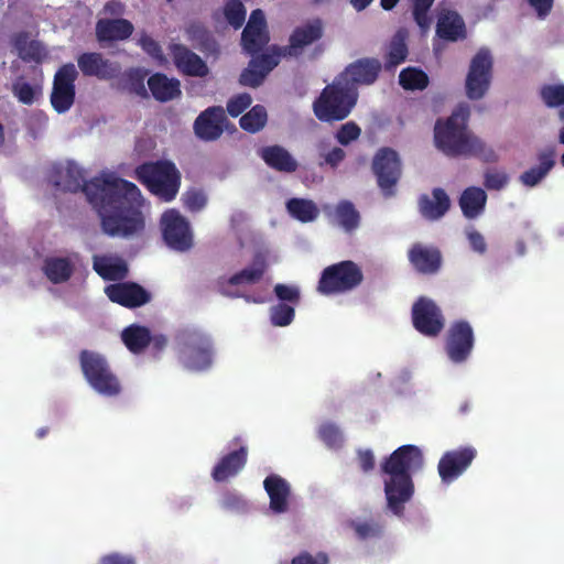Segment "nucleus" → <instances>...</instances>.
I'll list each match as a JSON object with an SVG mask.
<instances>
[{"mask_svg":"<svg viewBox=\"0 0 564 564\" xmlns=\"http://www.w3.org/2000/svg\"><path fill=\"white\" fill-rule=\"evenodd\" d=\"M50 182L63 192L82 191L98 213L105 234L110 237H130L144 228L141 213L142 195L139 187L113 173H102L85 181L84 171L75 163L53 167Z\"/></svg>","mask_w":564,"mask_h":564,"instance_id":"f257e3e1","label":"nucleus"},{"mask_svg":"<svg viewBox=\"0 0 564 564\" xmlns=\"http://www.w3.org/2000/svg\"><path fill=\"white\" fill-rule=\"evenodd\" d=\"M469 107L459 106L446 119H438L434 127L436 148L449 158H477L486 163H495L498 155L479 137L468 130Z\"/></svg>","mask_w":564,"mask_h":564,"instance_id":"f03ea898","label":"nucleus"},{"mask_svg":"<svg viewBox=\"0 0 564 564\" xmlns=\"http://www.w3.org/2000/svg\"><path fill=\"white\" fill-rule=\"evenodd\" d=\"M423 465V455L415 445H402L383 459L380 471L388 476L384 495L388 509L397 517H403L405 503L414 495L412 473Z\"/></svg>","mask_w":564,"mask_h":564,"instance_id":"7ed1b4c3","label":"nucleus"},{"mask_svg":"<svg viewBox=\"0 0 564 564\" xmlns=\"http://www.w3.org/2000/svg\"><path fill=\"white\" fill-rule=\"evenodd\" d=\"M135 178L162 202H172L181 187V172L170 160L149 161L134 170Z\"/></svg>","mask_w":564,"mask_h":564,"instance_id":"20e7f679","label":"nucleus"},{"mask_svg":"<svg viewBox=\"0 0 564 564\" xmlns=\"http://www.w3.org/2000/svg\"><path fill=\"white\" fill-rule=\"evenodd\" d=\"M357 100L358 91L335 77L314 100L313 112L322 122L341 121L350 115Z\"/></svg>","mask_w":564,"mask_h":564,"instance_id":"39448f33","label":"nucleus"},{"mask_svg":"<svg viewBox=\"0 0 564 564\" xmlns=\"http://www.w3.org/2000/svg\"><path fill=\"white\" fill-rule=\"evenodd\" d=\"M79 365L88 384L100 395L116 398L122 392L119 377L112 371L107 358L100 352L83 349Z\"/></svg>","mask_w":564,"mask_h":564,"instance_id":"423d86ee","label":"nucleus"},{"mask_svg":"<svg viewBox=\"0 0 564 564\" xmlns=\"http://www.w3.org/2000/svg\"><path fill=\"white\" fill-rule=\"evenodd\" d=\"M362 281L360 267L351 260H344L322 271L316 291L326 296L341 294L355 290Z\"/></svg>","mask_w":564,"mask_h":564,"instance_id":"0eeeda50","label":"nucleus"},{"mask_svg":"<svg viewBox=\"0 0 564 564\" xmlns=\"http://www.w3.org/2000/svg\"><path fill=\"white\" fill-rule=\"evenodd\" d=\"M180 359L184 367L200 371L213 364V344L210 338L197 329H183L178 336Z\"/></svg>","mask_w":564,"mask_h":564,"instance_id":"6e6552de","label":"nucleus"},{"mask_svg":"<svg viewBox=\"0 0 564 564\" xmlns=\"http://www.w3.org/2000/svg\"><path fill=\"white\" fill-rule=\"evenodd\" d=\"M494 58L488 48L481 47L473 56L465 79L466 96L470 100L481 99L490 88Z\"/></svg>","mask_w":564,"mask_h":564,"instance_id":"1a4fd4ad","label":"nucleus"},{"mask_svg":"<svg viewBox=\"0 0 564 564\" xmlns=\"http://www.w3.org/2000/svg\"><path fill=\"white\" fill-rule=\"evenodd\" d=\"M371 170L382 194L386 197L393 196L402 175V164L398 152L388 147L380 148L372 159Z\"/></svg>","mask_w":564,"mask_h":564,"instance_id":"9d476101","label":"nucleus"},{"mask_svg":"<svg viewBox=\"0 0 564 564\" xmlns=\"http://www.w3.org/2000/svg\"><path fill=\"white\" fill-rule=\"evenodd\" d=\"M325 34V23L321 18L308 19L296 25L290 36L288 44L275 47L279 57H300L311 46L317 44Z\"/></svg>","mask_w":564,"mask_h":564,"instance_id":"9b49d317","label":"nucleus"},{"mask_svg":"<svg viewBox=\"0 0 564 564\" xmlns=\"http://www.w3.org/2000/svg\"><path fill=\"white\" fill-rule=\"evenodd\" d=\"M78 72L73 63L63 64L55 73L51 91V105L58 113L68 111L75 101Z\"/></svg>","mask_w":564,"mask_h":564,"instance_id":"f8f14e48","label":"nucleus"},{"mask_svg":"<svg viewBox=\"0 0 564 564\" xmlns=\"http://www.w3.org/2000/svg\"><path fill=\"white\" fill-rule=\"evenodd\" d=\"M412 323L420 334L436 337L443 330L445 319L436 303L422 296L412 306Z\"/></svg>","mask_w":564,"mask_h":564,"instance_id":"ddd939ff","label":"nucleus"},{"mask_svg":"<svg viewBox=\"0 0 564 564\" xmlns=\"http://www.w3.org/2000/svg\"><path fill=\"white\" fill-rule=\"evenodd\" d=\"M268 269L267 258L263 253L254 254L251 265L232 274L230 278H219L216 282L217 291L224 296L236 299L241 294L238 291L230 290V286L242 284H256L260 282Z\"/></svg>","mask_w":564,"mask_h":564,"instance_id":"4468645a","label":"nucleus"},{"mask_svg":"<svg viewBox=\"0 0 564 564\" xmlns=\"http://www.w3.org/2000/svg\"><path fill=\"white\" fill-rule=\"evenodd\" d=\"M382 69V64L375 57H362L348 64L336 77L350 89L358 91L359 86L376 83Z\"/></svg>","mask_w":564,"mask_h":564,"instance_id":"2eb2a0df","label":"nucleus"},{"mask_svg":"<svg viewBox=\"0 0 564 564\" xmlns=\"http://www.w3.org/2000/svg\"><path fill=\"white\" fill-rule=\"evenodd\" d=\"M163 239L177 251H186L193 245L188 221L175 209L166 210L161 217Z\"/></svg>","mask_w":564,"mask_h":564,"instance_id":"dca6fc26","label":"nucleus"},{"mask_svg":"<svg viewBox=\"0 0 564 564\" xmlns=\"http://www.w3.org/2000/svg\"><path fill=\"white\" fill-rule=\"evenodd\" d=\"M474 343L475 336L470 324L464 319L456 321L447 332L445 350L453 362L460 364L468 359Z\"/></svg>","mask_w":564,"mask_h":564,"instance_id":"f3484780","label":"nucleus"},{"mask_svg":"<svg viewBox=\"0 0 564 564\" xmlns=\"http://www.w3.org/2000/svg\"><path fill=\"white\" fill-rule=\"evenodd\" d=\"M477 456L473 446H464L447 451L441 457L437 471L444 484H451L457 479L471 465Z\"/></svg>","mask_w":564,"mask_h":564,"instance_id":"a211bd4d","label":"nucleus"},{"mask_svg":"<svg viewBox=\"0 0 564 564\" xmlns=\"http://www.w3.org/2000/svg\"><path fill=\"white\" fill-rule=\"evenodd\" d=\"M77 66L85 77L112 80L121 73L119 63L106 58L100 52H83L76 57Z\"/></svg>","mask_w":564,"mask_h":564,"instance_id":"6ab92c4d","label":"nucleus"},{"mask_svg":"<svg viewBox=\"0 0 564 564\" xmlns=\"http://www.w3.org/2000/svg\"><path fill=\"white\" fill-rule=\"evenodd\" d=\"M270 36L267 30V21L261 9L251 12L247 25L241 34L243 50L250 55L258 53L269 43Z\"/></svg>","mask_w":564,"mask_h":564,"instance_id":"aec40b11","label":"nucleus"},{"mask_svg":"<svg viewBox=\"0 0 564 564\" xmlns=\"http://www.w3.org/2000/svg\"><path fill=\"white\" fill-rule=\"evenodd\" d=\"M105 293L108 299L127 308H137L148 304L152 295L135 282H121L107 285Z\"/></svg>","mask_w":564,"mask_h":564,"instance_id":"412c9836","label":"nucleus"},{"mask_svg":"<svg viewBox=\"0 0 564 564\" xmlns=\"http://www.w3.org/2000/svg\"><path fill=\"white\" fill-rule=\"evenodd\" d=\"M169 52L176 69L188 77H206L209 74L207 63L194 51L181 43L169 45Z\"/></svg>","mask_w":564,"mask_h":564,"instance_id":"4be33fe9","label":"nucleus"},{"mask_svg":"<svg viewBox=\"0 0 564 564\" xmlns=\"http://www.w3.org/2000/svg\"><path fill=\"white\" fill-rule=\"evenodd\" d=\"M228 122L221 106H212L202 111L194 121V132L200 140L215 141L219 139Z\"/></svg>","mask_w":564,"mask_h":564,"instance_id":"5701e85b","label":"nucleus"},{"mask_svg":"<svg viewBox=\"0 0 564 564\" xmlns=\"http://www.w3.org/2000/svg\"><path fill=\"white\" fill-rule=\"evenodd\" d=\"M279 54L274 53H262L259 55H252L248 67H246L239 77V84L241 86L257 88L259 87L267 75L279 64Z\"/></svg>","mask_w":564,"mask_h":564,"instance_id":"b1692460","label":"nucleus"},{"mask_svg":"<svg viewBox=\"0 0 564 564\" xmlns=\"http://www.w3.org/2000/svg\"><path fill=\"white\" fill-rule=\"evenodd\" d=\"M10 43L19 58L24 63L42 65L50 59L47 47L39 40L31 39L26 31H19L11 35Z\"/></svg>","mask_w":564,"mask_h":564,"instance_id":"393cba45","label":"nucleus"},{"mask_svg":"<svg viewBox=\"0 0 564 564\" xmlns=\"http://www.w3.org/2000/svg\"><path fill=\"white\" fill-rule=\"evenodd\" d=\"M408 259L416 272L426 275L437 273L443 262L438 248L419 242L409 249Z\"/></svg>","mask_w":564,"mask_h":564,"instance_id":"a878e982","label":"nucleus"},{"mask_svg":"<svg viewBox=\"0 0 564 564\" xmlns=\"http://www.w3.org/2000/svg\"><path fill=\"white\" fill-rule=\"evenodd\" d=\"M133 31V24L123 18L99 19L95 26L96 39L99 43H112L128 40Z\"/></svg>","mask_w":564,"mask_h":564,"instance_id":"bb28decb","label":"nucleus"},{"mask_svg":"<svg viewBox=\"0 0 564 564\" xmlns=\"http://www.w3.org/2000/svg\"><path fill=\"white\" fill-rule=\"evenodd\" d=\"M248 460V447L240 446L224 455L212 470V477L217 482L237 476L246 466Z\"/></svg>","mask_w":564,"mask_h":564,"instance_id":"cd10ccee","label":"nucleus"},{"mask_svg":"<svg viewBox=\"0 0 564 564\" xmlns=\"http://www.w3.org/2000/svg\"><path fill=\"white\" fill-rule=\"evenodd\" d=\"M263 487L270 498V509L278 514L286 512L291 496L290 484L280 475L271 474L263 480Z\"/></svg>","mask_w":564,"mask_h":564,"instance_id":"c85d7f7f","label":"nucleus"},{"mask_svg":"<svg viewBox=\"0 0 564 564\" xmlns=\"http://www.w3.org/2000/svg\"><path fill=\"white\" fill-rule=\"evenodd\" d=\"M185 35L192 45L206 56L217 58L220 47L212 32L202 23L193 21L185 26Z\"/></svg>","mask_w":564,"mask_h":564,"instance_id":"c756f323","label":"nucleus"},{"mask_svg":"<svg viewBox=\"0 0 564 564\" xmlns=\"http://www.w3.org/2000/svg\"><path fill=\"white\" fill-rule=\"evenodd\" d=\"M451 208V199L447 193L436 187L432 191V197L423 194L419 198V212L424 219L434 221L441 219Z\"/></svg>","mask_w":564,"mask_h":564,"instance_id":"7c9ffc66","label":"nucleus"},{"mask_svg":"<svg viewBox=\"0 0 564 564\" xmlns=\"http://www.w3.org/2000/svg\"><path fill=\"white\" fill-rule=\"evenodd\" d=\"M152 97L160 102H167L182 96L181 82L163 73H154L148 79Z\"/></svg>","mask_w":564,"mask_h":564,"instance_id":"2f4dec72","label":"nucleus"},{"mask_svg":"<svg viewBox=\"0 0 564 564\" xmlns=\"http://www.w3.org/2000/svg\"><path fill=\"white\" fill-rule=\"evenodd\" d=\"M259 156L274 171L294 173L299 163L293 155L282 145H268L259 151Z\"/></svg>","mask_w":564,"mask_h":564,"instance_id":"473e14b6","label":"nucleus"},{"mask_svg":"<svg viewBox=\"0 0 564 564\" xmlns=\"http://www.w3.org/2000/svg\"><path fill=\"white\" fill-rule=\"evenodd\" d=\"M436 34L442 40L457 42L467 35L463 18L453 10H445L438 15Z\"/></svg>","mask_w":564,"mask_h":564,"instance_id":"72a5a7b5","label":"nucleus"},{"mask_svg":"<svg viewBox=\"0 0 564 564\" xmlns=\"http://www.w3.org/2000/svg\"><path fill=\"white\" fill-rule=\"evenodd\" d=\"M556 151L554 147H546L539 151L536 159L539 165L532 166L520 175V182L528 186H536L554 167Z\"/></svg>","mask_w":564,"mask_h":564,"instance_id":"f704fd0d","label":"nucleus"},{"mask_svg":"<svg viewBox=\"0 0 564 564\" xmlns=\"http://www.w3.org/2000/svg\"><path fill=\"white\" fill-rule=\"evenodd\" d=\"M409 37V32L406 29H399L393 36L391 37L388 47L387 54L384 56V69L388 72H392L406 61L409 55V48L406 44V40Z\"/></svg>","mask_w":564,"mask_h":564,"instance_id":"c9c22d12","label":"nucleus"},{"mask_svg":"<svg viewBox=\"0 0 564 564\" xmlns=\"http://www.w3.org/2000/svg\"><path fill=\"white\" fill-rule=\"evenodd\" d=\"M93 269L106 281H120L128 274L127 263L119 257L94 256Z\"/></svg>","mask_w":564,"mask_h":564,"instance_id":"e433bc0d","label":"nucleus"},{"mask_svg":"<svg viewBox=\"0 0 564 564\" xmlns=\"http://www.w3.org/2000/svg\"><path fill=\"white\" fill-rule=\"evenodd\" d=\"M458 203L463 215L467 219H475L485 210L487 194L480 187L470 186L463 191Z\"/></svg>","mask_w":564,"mask_h":564,"instance_id":"4c0bfd02","label":"nucleus"},{"mask_svg":"<svg viewBox=\"0 0 564 564\" xmlns=\"http://www.w3.org/2000/svg\"><path fill=\"white\" fill-rule=\"evenodd\" d=\"M46 278L54 284L68 281L74 272V265L68 258H46L43 265Z\"/></svg>","mask_w":564,"mask_h":564,"instance_id":"58836bf2","label":"nucleus"},{"mask_svg":"<svg viewBox=\"0 0 564 564\" xmlns=\"http://www.w3.org/2000/svg\"><path fill=\"white\" fill-rule=\"evenodd\" d=\"M121 339L131 352L140 354L149 346L151 333L145 326L132 324L122 330Z\"/></svg>","mask_w":564,"mask_h":564,"instance_id":"ea45409f","label":"nucleus"},{"mask_svg":"<svg viewBox=\"0 0 564 564\" xmlns=\"http://www.w3.org/2000/svg\"><path fill=\"white\" fill-rule=\"evenodd\" d=\"M347 527L355 532L360 541L381 539L384 533V523L378 519L349 520Z\"/></svg>","mask_w":564,"mask_h":564,"instance_id":"a19ab883","label":"nucleus"},{"mask_svg":"<svg viewBox=\"0 0 564 564\" xmlns=\"http://www.w3.org/2000/svg\"><path fill=\"white\" fill-rule=\"evenodd\" d=\"M286 209L294 219L301 223L314 221L319 215V209L316 204L305 198H290L286 202Z\"/></svg>","mask_w":564,"mask_h":564,"instance_id":"79ce46f5","label":"nucleus"},{"mask_svg":"<svg viewBox=\"0 0 564 564\" xmlns=\"http://www.w3.org/2000/svg\"><path fill=\"white\" fill-rule=\"evenodd\" d=\"M399 84L404 90H424L430 84V78L423 69L409 66L400 72Z\"/></svg>","mask_w":564,"mask_h":564,"instance_id":"37998d69","label":"nucleus"},{"mask_svg":"<svg viewBox=\"0 0 564 564\" xmlns=\"http://www.w3.org/2000/svg\"><path fill=\"white\" fill-rule=\"evenodd\" d=\"M335 217L338 225L348 232L355 230L360 223V215L349 200H341L337 204Z\"/></svg>","mask_w":564,"mask_h":564,"instance_id":"c03bdc74","label":"nucleus"},{"mask_svg":"<svg viewBox=\"0 0 564 564\" xmlns=\"http://www.w3.org/2000/svg\"><path fill=\"white\" fill-rule=\"evenodd\" d=\"M267 110L261 105L253 106L247 113L242 115L239 124L242 130L256 133L260 131L267 123Z\"/></svg>","mask_w":564,"mask_h":564,"instance_id":"a18cd8bd","label":"nucleus"},{"mask_svg":"<svg viewBox=\"0 0 564 564\" xmlns=\"http://www.w3.org/2000/svg\"><path fill=\"white\" fill-rule=\"evenodd\" d=\"M434 1L435 0H411L413 20L423 32L427 31L431 26L432 19L429 13Z\"/></svg>","mask_w":564,"mask_h":564,"instance_id":"49530a36","label":"nucleus"},{"mask_svg":"<svg viewBox=\"0 0 564 564\" xmlns=\"http://www.w3.org/2000/svg\"><path fill=\"white\" fill-rule=\"evenodd\" d=\"M220 507L229 512L243 513L249 509L248 500L236 490H226L220 498Z\"/></svg>","mask_w":564,"mask_h":564,"instance_id":"de8ad7c7","label":"nucleus"},{"mask_svg":"<svg viewBox=\"0 0 564 564\" xmlns=\"http://www.w3.org/2000/svg\"><path fill=\"white\" fill-rule=\"evenodd\" d=\"M12 93L17 99L23 105H32L41 95V89L21 79L12 85Z\"/></svg>","mask_w":564,"mask_h":564,"instance_id":"09e8293b","label":"nucleus"},{"mask_svg":"<svg viewBox=\"0 0 564 564\" xmlns=\"http://www.w3.org/2000/svg\"><path fill=\"white\" fill-rule=\"evenodd\" d=\"M295 317L294 305L279 303L270 308V319L272 325L284 327L290 325Z\"/></svg>","mask_w":564,"mask_h":564,"instance_id":"8fccbe9b","label":"nucleus"},{"mask_svg":"<svg viewBox=\"0 0 564 564\" xmlns=\"http://www.w3.org/2000/svg\"><path fill=\"white\" fill-rule=\"evenodd\" d=\"M540 97L549 108L564 106V85H544L540 89Z\"/></svg>","mask_w":564,"mask_h":564,"instance_id":"3c124183","label":"nucleus"},{"mask_svg":"<svg viewBox=\"0 0 564 564\" xmlns=\"http://www.w3.org/2000/svg\"><path fill=\"white\" fill-rule=\"evenodd\" d=\"M224 13L228 23L235 29L241 28L246 20V9L240 0H228Z\"/></svg>","mask_w":564,"mask_h":564,"instance_id":"603ef678","label":"nucleus"},{"mask_svg":"<svg viewBox=\"0 0 564 564\" xmlns=\"http://www.w3.org/2000/svg\"><path fill=\"white\" fill-rule=\"evenodd\" d=\"M319 438L332 448L339 447L343 444V434L334 423H324L318 430Z\"/></svg>","mask_w":564,"mask_h":564,"instance_id":"864d4df0","label":"nucleus"},{"mask_svg":"<svg viewBox=\"0 0 564 564\" xmlns=\"http://www.w3.org/2000/svg\"><path fill=\"white\" fill-rule=\"evenodd\" d=\"M360 134V127L356 122L349 121L340 126L335 134V138L340 145L346 147L352 141L358 140Z\"/></svg>","mask_w":564,"mask_h":564,"instance_id":"5fc2aeb1","label":"nucleus"},{"mask_svg":"<svg viewBox=\"0 0 564 564\" xmlns=\"http://www.w3.org/2000/svg\"><path fill=\"white\" fill-rule=\"evenodd\" d=\"M509 182L507 173L497 170H487L484 174V186L489 191H500Z\"/></svg>","mask_w":564,"mask_h":564,"instance_id":"6e6d98bb","label":"nucleus"},{"mask_svg":"<svg viewBox=\"0 0 564 564\" xmlns=\"http://www.w3.org/2000/svg\"><path fill=\"white\" fill-rule=\"evenodd\" d=\"M275 296L290 305L296 306L301 301V293L297 286L278 283L274 286Z\"/></svg>","mask_w":564,"mask_h":564,"instance_id":"4d7b16f0","label":"nucleus"},{"mask_svg":"<svg viewBox=\"0 0 564 564\" xmlns=\"http://www.w3.org/2000/svg\"><path fill=\"white\" fill-rule=\"evenodd\" d=\"M252 102V98L247 93L235 95L227 101L228 113L236 118L240 116Z\"/></svg>","mask_w":564,"mask_h":564,"instance_id":"13d9d810","label":"nucleus"},{"mask_svg":"<svg viewBox=\"0 0 564 564\" xmlns=\"http://www.w3.org/2000/svg\"><path fill=\"white\" fill-rule=\"evenodd\" d=\"M129 90L137 96L148 97V91L144 86L145 73L141 69H130L127 74Z\"/></svg>","mask_w":564,"mask_h":564,"instance_id":"bf43d9fd","label":"nucleus"},{"mask_svg":"<svg viewBox=\"0 0 564 564\" xmlns=\"http://www.w3.org/2000/svg\"><path fill=\"white\" fill-rule=\"evenodd\" d=\"M139 45L141 48L151 57L155 59L163 58V51L158 41H155L152 36L147 33H141L139 39Z\"/></svg>","mask_w":564,"mask_h":564,"instance_id":"052dcab7","label":"nucleus"},{"mask_svg":"<svg viewBox=\"0 0 564 564\" xmlns=\"http://www.w3.org/2000/svg\"><path fill=\"white\" fill-rule=\"evenodd\" d=\"M291 564H329V557L325 552L312 554L303 551L291 560Z\"/></svg>","mask_w":564,"mask_h":564,"instance_id":"680f3d73","label":"nucleus"},{"mask_svg":"<svg viewBox=\"0 0 564 564\" xmlns=\"http://www.w3.org/2000/svg\"><path fill=\"white\" fill-rule=\"evenodd\" d=\"M319 156L322 159L319 162L321 166L328 165L332 169H336L345 160L346 152L339 147H334L326 153H321Z\"/></svg>","mask_w":564,"mask_h":564,"instance_id":"e2e57ef3","label":"nucleus"},{"mask_svg":"<svg viewBox=\"0 0 564 564\" xmlns=\"http://www.w3.org/2000/svg\"><path fill=\"white\" fill-rule=\"evenodd\" d=\"M184 206L191 212H198L206 205V196L199 191H188L185 193Z\"/></svg>","mask_w":564,"mask_h":564,"instance_id":"0e129e2a","label":"nucleus"},{"mask_svg":"<svg viewBox=\"0 0 564 564\" xmlns=\"http://www.w3.org/2000/svg\"><path fill=\"white\" fill-rule=\"evenodd\" d=\"M467 239L469 241V245H470L471 249L475 252H478L480 254L486 252L487 243L485 241L484 236L479 231H477L475 229L468 231L467 232Z\"/></svg>","mask_w":564,"mask_h":564,"instance_id":"69168bd1","label":"nucleus"},{"mask_svg":"<svg viewBox=\"0 0 564 564\" xmlns=\"http://www.w3.org/2000/svg\"><path fill=\"white\" fill-rule=\"evenodd\" d=\"M358 463L364 473H369L375 468V455L371 449H361L358 452Z\"/></svg>","mask_w":564,"mask_h":564,"instance_id":"338daca9","label":"nucleus"},{"mask_svg":"<svg viewBox=\"0 0 564 564\" xmlns=\"http://www.w3.org/2000/svg\"><path fill=\"white\" fill-rule=\"evenodd\" d=\"M99 564H134V560L119 553H111L102 556Z\"/></svg>","mask_w":564,"mask_h":564,"instance_id":"774afa93","label":"nucleus"}]
</instances>
